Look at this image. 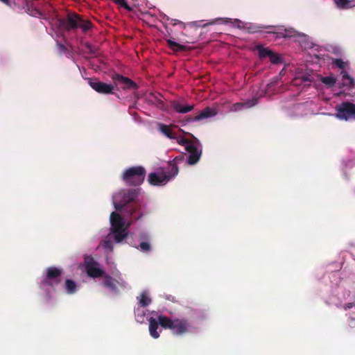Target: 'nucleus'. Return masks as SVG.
<instances>
[{
  "label": "nucleus",
  "mask_w": 355,
  "mask_h": 355,
  "mask_svg": "<svg viewBox=\"0 0 355 355\" xmlns=\"http://www.w3.org/2000/svg\"><path fill=\"white\" fill-rule=\"evenodd\" d=\"M79 22L80 18L76 13H69L66 19H62L60 21L62 26L67 31L71 29H76L79 27Z\"/></svg>",
  "instance_id": "12"
},
{
  "label": "nucleus",
  "mask_w": 355,
  "mask_h": 355,
  "mask_svg": "<svg viewBox=\"0 0 355 355\" xmlns=\"http://www.w3.org/2000/svg\"><path fill=\"white\" fill-rule=\"evenodd\" d=\"M101 285L104 287L107 288L110 292L114 293V294H118L119 293V287H123V283H121L114 278L112 277L108 274H105L104 276L102 277V282Z\"/></svg>",
  "instance_id": "10"
},
{
  "label": "nucleus",
  "mask_w": 355,
  "mask_h": 355,
  "mask_svg": "<svg viewBox=\"0 0 355 355\" xmlns=\"http://www.w3.org/2000/svg\"><path fill=\"white\" fill-rule=\"evenodd\" d=\"M2 3L4 4L10 6V0H0Z\"/></svg>",
  "instance_id": "41"
},
{
  "label": "nucleus",
  "mask_w": 355,
  "mask_h": 355,
  "mask_svg": "<svg viewBox=\"0 0 355 355\" xmlns=\"http://www.w3.org/2000/svg\"><path fill=\"white\" fill-rule=\"evenodd\" d=\"M149 321V333H150V335L153 338H158L160 336L159 334V332L158 331V329H159V320L157 319V320L153 318H150V319L148 320Z\"/></svg>",
  "instance_id": "18"
},
{
  "label": "nucleus",
  "mask_w": 355,
  "mask_h": 355,
  "mask_svg": "<svg viewBox=\"0 0 355 355\" xmlns=\"http://www.w3.org/2000/svg\"><path fill=\"white\" fill-rule=\"evenodd\" d=\"M76 284L71 279L65 281L64 288L68 294H73L76 292Z\"/></svg>",
  "instance_id": "22"
},
{
  "label": "nucleus",
  "mask_w": 355,
  "mask_h": 355,
  "mask_svg": "<svg viewBox=\"0 0 355 355\" xmlns=\"http://www.w3.org/2000/svg\"><path fill=\"white\" fill-rule=\"evenodd\" d=\"M183 160V157L178 156L168 162L166 167L159 168L148 175V182L153 186H163L175 177L179 172L178 163Z\"/></svg>",
  "instance_id": "2"
},
{
  "label": "nucleus",
  "mask_w": 355,
  "mask_h": 355,
  "mask_svg": "<svg viewBox=\"0 0 355 355\" xmlns=\"http://www.w3.org/2000/svg\"><path fill=\"white\" fill-rule=\"evenodd\" d=\"M158 130L164 135L171 139H176V134L173 132L171 125H168L164 123H158Z\"/></svg>",
  "instance_id": "19"
},
{
  "label": "nucleus",
  "mask_w": 355,
  "mask_h": 355,
  "mask_svg": "<svg viewBox=\"0 0 355 355\" xmlns=\"http://www.w3.org/2000/svg\"><path fill=\"white\" fill-rule=\"evenodd\" d=\"M166 20L168 21L169 24H171L172 26L179 25L181 28H185V27H186L185 24L178 19H172V18H170L169 17H167Z\"/></svg>",
  "instance_id": "30"
},
{
  "label": "nucleus",
  "mask_w": 355,
  "mask_h": 355,
  "mask_svg": "<svg viewBox=\"0 0 355 355\" xmlns=\"http://www.w3.org/2000/svg\"><path fill=\"white\" fill-rule=\"evenodd\" d=\"M88 84L96 92L103 94L114 93V86L98 80L97 78H87Z\"/></svg>",
  "instance_id": "9"
},
{
  "label": "nucleus",
  "mask_w": 355,
  "mask_h": 355,
  "mask_svg": "<svg viewBox=\"0 0 355 355\" xmlns=\"http://www.w3.org/2000/svg\"><path fill=\"white\" fill-rule=\"evenodd\" d=\"M171 106L175 112L181 114L189 112L194 109V105H184L177 101H173Z\"/></svg>",
  "instance_id": "17"
},
{
  "label": "nucleus",
  "mask_w": 355,
  "mask_h": 355,
  "mask_svg": "<svg viewBox=\"0 0 355 355\" xmlns=\"http://www.w3.org/2000/svg\"><path fill=\"white\" fill-rule=\"evenodd\" d=\"M26 12L35 17H43V13L37 8L27 6Z\"/></svg>",
  "instance_id": "24"
},
{
  "label": "nucleus",
  "mask_w": 355,
  "mask_h": 355,
  "mask_svg": "<svg viewBox=\"0 0 355 355\" xmlns=\"http://www.w3.org/2000/svg\"><path fill=\"white\" fill-rule=\"evenodd\" d=\"M336 113L335 116L340 120H355V104L349 101H344L336 105Z\"/></svg>",
  "instance_id": "6"
},
{
  "label": "nucleus",
  "mask_w": 355,
  "mask_h": 355,
  "mask_svg": "<svg viewBox=\"0 0 355 355\" xmlns=\"http://www.w3.org/2000/svg\"><path fill=\"white\" fill-rule=\"evenodd\" d=\"M84 264L86 272L90 277H103L105 274L104 270L99 268V263L92 256L85 257Z\"/></svg>",
  "instance_id": "8"
},
{
  "label": "nucleus",
  "mask_w": 355,
  "mask_h": 355,
  "mask_svg": "<svg viewBox=\"0 0 355 355\" xmlns=\"http://www.w3.org/2000/svg\"><path fill=\"white\" fill-rule=\"evenodd\" d=\"M62 275V270L59 268L54 266L47 268L46 277L41 282V286H50L54 288L61 283Z\"/></svg>",
  "instance_id": "7"
},
{
  "label": "nucleus",
  "mask_w": 355,
  "mask_h": 355,
  "mask_svg": "<svg viewBox=\"0 0 355 355\" xmlns=\"http://www.w3.org/2000/svg\"><path fill=\"white\" fill-rule=\"evenodd\" d=\"M102 245L103 247L106 249L109 250L110 252L113 250V244L112 242L110 240H104L102 241Z\"/></svg>",
  "instance_id": "37"
},
{
  "label": "nucleus",
  "mask_w": 355,
  "mask_h": 355,
  "mask_svg": "<svg viewBox=\"0 0 355 355\" xmlns=\"http://www.w3.org/2000/svg\"><path fill=\"white\" fill-rule=\"evenodd\" d=\"M137 298L139 300V305L143 307L148 306L152 302L151 298L148 296L146 292H143L140 295V297Z\"/></svg>",
  "instance_id": "23"
},
{
  "label": "nucleus",
  "mask_w": 355,
  "mask_h": 355,
  "mask_svg": "<svg viewBox=\"0 0 355 355\" xmlns=\"http://www.w3.org/2000/svg\"><path fill=\"white\" fill-rule=\"evenodd\" d=\"M234 24L238 28H241V24H243V22L241 20H239V19H235Z\"/></svg>",
  "instance_id": "40"
},
{
  "label": "nucleus",
  "mask_w": 355,
  "mask_h": 355,
  "mask_svg": "<svg viewBox=\"0 0 355 355\" xmlns=\"http://www.w3.org/2000/svg\"><path fill=\"white\" fill-rule=\"evenodd\" d=\"M178 141V143L180 145H183L185 146V148L189 145V144H193V143L191 141H189V139H185L184 137H178L176 136V139H175Z\"/></svg>",
  "instance_id": "35"
},
{
  "label": "nucleus",
  "mask_w": 355,
  "mask_h": 355,
  "mask_svg": "<svg viewBox=\"0 0 355 355\" xmlns=\"http://www.w3.org/2000/svg\"><path fill=\"white\" fill-rule=\"evenodd\" d=\"M138 190L136 189H124L119 191L113 196L114 208L118 211L122 209L133 220H139L141 217L137 211L140 209V205L136 202Z\"/></svg>",
  "instance_id": "1"
},
{
  "label": "nucleus",
  "mask_w": 355,
  "mask_h": 355,
  "mask_svg": "<svg viewBox=\"0 0 355 355\" xmlns=\"http://www.w3.org/2000/svg\"><path fill=\"white\" fill-rule=\"evenodd\" d=\"M146 170L143 166H132L123 172L122 179L126 184L139 186L144 182Z\"/></svg>",
  "instance_id": "4"
},
{
  "label": "nucleus",
  "mask_w": 355,
  "mask_h": 355,
  "mask_svg": "<svg viewBox=\"0 0 355 355\" xmlns=\"http://www.w3.org/2000/svg\"><path fill=\"white\" fill-rule=\"evenodd\" d=\"M340 73L342 75L343 79L347 80V83H345V85L352 88L354 87V79L351 77L345 71H342Z\"/></svg>",
  "instance_id": "25"
},
{
  "label": "nucleus",
  "mask_w": 355,
  "mask_h": 355,
  "mask_svg": "<svg viewBox=\"0 0 355 355\" xmlns=\"http://www.w3.org/2000/svg\"><path fill=\"white\" fill-rule=\"evenodd\" d=\"M111 230L128 229L125 226V222L121 216L116 212H112L110 214Z\"/></svg>",
  "instance_id": "14"
},
{
  "label": "nucleus",
  "mask_w": 355,
  "mask_h": 355,
  "mask_svg": "<svg viewBox=\"0 0 355 355\" xmlns=\"http://www.w3.org/2000/svg\"><path fill=\"white\" fill-rule=\"evenodd\" d=\"M113 80L119 84L121 89L128 90H137L139 88L138 85L128 77H125L119 73H114L112 76Z\"/></svg>",
  "instance_id": "11"
},
{
  "label": "nucleus",
  "mask_w": 355,
  "mask_h": 355,
  "mask_svg": "<svg viewBox=\"0 0 355 355\" xmlns=\"http://www.w3.org/2000/svg\"><path fill=\"white\" fill-rule=\"evenodd\" d=\"M111 234L108 237H112L116 243H121L128 236L127 229L111 230Z\"/></svg>",
  "instance_id": "16"
},
{
  "label": "nucleus",
  "mask_w": 355,
  "mask_h": 355,
  "mask_svg": "<svg viewBox=\"0 0 355 355\" xmlns=\"http://www.w3.org/2000/svg\"><path fill=\"white\" fill-rule=\"evenodd\" d=\"M216 112L209 107H205L202 110L198 115L194 117H188L187 119V122H192L196 121H200L205 119H207L211 116H214Z\"/></svg>",
  "instance_id": "15"
},
{
  "label": "nucleus",
  "mask_w": 355,
  "mask_h": 355,
  "mask_svg": "<svg viewBox=\"0 0 355 355\" xmlns=\"http://www.w3.org/2000/svg\"><path fill=\"white\" fill-rule=\"evenodd\" d=\"M353 306H355V303H347L345 305V309H352Z\"/></svg>",
  "instance_id": "39"
},
{
  "label": "nucleus",
  "mask_w": 355,
  "mask_h": 355,
  "mask_svg": "<svg viewBox=\"0 0 355 355\" xmlns=\"http://www.w3.org/2000/svg\"><path fill=\"white\" fill-rule=\"evenodd\" d=\"M263 28H269L268 33L274 34L277 38H286L293 36V31L291 29H286L282 26H250L248 29L250 33H254L261 31Z\"/></svg>",
  "instance_id": "5"
},
{
  "label": "nucleus",
  "mask_w": 355,
  "mask_h": 355,
  "mask_svg": "<svg viewBox=\"0 0 355 355\" xmlns=\"http://www.w3.org/2000/svg\"><path fill=\"white\" fill-rule=\"evenodd\" d=\"M321 80L324 84L329 86H333L336 83L335 78L331 76L323 77Z\"/></svg>",
  "instance_id": "33"
},
{
  "label": "nucleus",
  "mask_w": 355,
  "mask_h": 355,
  "mask_svg": "<svg viewBox=\"0 0 355 355\" xmlns=\"http://www.w3.org/2000/svg\"><path fill=\"white\" fill-rule=\"evenodd\" d=\"M85 46L90 54L94 55L97 53L98 49L93 46L92 44L87 42L85 43Z\"/></svg>",
  "instance_id": "38"
},
{
  "label": "nucleus",
  "mask_w": 355,
  "mask_h": 355,
  "mask_svg": "<svg viewBox=\"0 0 355 355\" xmlns=\"http://www.w3.org/2000/svg\"><path fill=\"white\" fill-rule=\"evenodd\" d=\"M332 64L340 69H344L346 67V63L340 58L333 59Z\"/></svg>",
  "instance_id": "31"
},
{
  "label": "nucleus",
  "mask_w": 355,
  "mask_h": 355,
  "mask_svg": "<svg viewBox=\"0 0 355 355\" xmlns=\"http://www.w3.org/2000/svg\"><path fill=\"white\" fill-rule=\"evenodd\" d=\"M336 3L338 7L342 9H347L352 7L350 0H336Z\"/></svg>",
  "instance_id": "28"
},
{
  "label": "nucleus",
  "mask_w": 355,
  "mask_h": 355,
  "mask_svg": "<svg viewBox=\"0 0 355 355\" xmlns=\"http://www.w3.org/2000/svg\"><path fill=\"white\" fill-rule=\"evenodd\" d=\"M158 320L162 327L171 329L173 334L177 336L186 334L191 329V323L187 318H170L166 315H159Z\"/></svg>",
  "instance_id": "3"
},
{
  "label": "nucleus",
  "mask_w": 355,
  "mask_h": 355,
  "mask_svg": "<svg viewBox=\"0 0 355 355\" xmlns=\"http://www.w3.org/2000/svg\"><path fill=\"white\" fill-rule=\"evenodd\" d=\"M139 249L141 250V251H142L144 252H148L151 249L150 245L148 242H141L139 244Z\"/></svg>",
  "instance_id": "36"
},
{
  "label": "nucleus",
  "mask_w": 355,
  "mask_h": 355,
  "mask_svg": "<svg viewBox=\"0 0 355 355\" xmlns=\"http://www.w3.org/2000/svg\"><path fill=\"white\" fill-rule=\"evenodd\" d=\"M256 50L258 51L260 59H265L268 58L272 51L268 48H265L263 45L259 44L255 46Z\"/></svg>",
  "instance_id": "21"
},
{
  "label": "nucleus",
  "mask_w": 355,
  "mask_h": 355,
  "mask_svg": "<svg viewBox=\"0 0 355 355\" xmlns=\"http://www.w3.org/2000/svg\"><path fill=\"white\" fill-rule=\"evenodd\" d=\"M58 49L60 52L66 54L68 58L71 56V52L63 44H58Z\"/></svg>",
  "instance_id": "34"
},
{
  "label": "nucleus",
  "mask_w": 355,
  "mask_h": 355,
  "mask_svg": "<svg viewBox=\"0 0 355 355\" xmlns=\"http://www.w3.org/2000/svg\"><path fill=\"white\" fill-rule=\"evenodd\" d=\"M168 46L173 51V52H180V51H184L187 50V46L180 44L176 42L173 41L171 39H168L166 40Z\"/></svg>",
  "instance_id": "20"
},
{
  "label": "nucleus",
  "mask_w": 355,
  "mask_h": 355,
  "mask_svg": "<svg viewBox=\"0 0 355 355\" xmlns=\"http://www.w3.org/2000/svg\"><path fill=\"white\" fill-rule=\"evenodd\" d=\"M112 1L128 11L132 10V8L129 6L125 0H112Z\"/></svg>",
  "instance_id": "32"
},
{
  "label": "nucleus",
  "mask_w": 355,
  "mask_h": 355,
  "mask_svg": "<svg viewBox=\"0 0 355 355\" xmlns=\"http://www.w3.org/2000/svg\"><path fill=\"white\" fill-rule=\"evenodd\" d=\"M92 27V23L89 21H83L82 19H80V22H79V27L82 28L83 31L84 33L89 31Z\"/></svg>",
  "instance_id": "29"
},
{
  "label": "nucleus",
  "mask_w": 355,
  "mask_h": 355,
  "mask_svg": "<svg viewBox=\"0 0 355 355\" xmlns=\"http://www.w3.org/2000/svg\"><path fill=\"white\" fill-rule=\"evenodd\" d=\"M186 150L189 153L187 161L188 164L190 165L196 164L200 158L201 150H199L193 144H189L186 147Z\"/></svg>",
  "instance_id": "13"
},
{
  "label": "nucleus",
  "mask_w": 355,
  "mask_h": 355,
  "mask_svg": "<svg viewBox=\"0 0 355 355\" xmlns=\"http://www.w3.org/2000/svg\"><path fill=\"white\" fill-rule=\"evenodd\" d=\"M256 103H257V99H252V100L249 101L245 103H236L234 105V107H235L236 110H238V109H241L243 107H252V106L255 105Z\"/></svg>",
  "instance_id": "27"
},
{
  "label": "nucleus",
  "mask_w": 355,
  "mask_h": 355,
  "mask_svg": "<svg viewBox=\"0 0 355 355\" xmlns=\"http://www.w3.org/2000/svg\"><path fill=\"white\" fill-rule=\"evenodd\" d=\"M268 58L271 63L275 64H280L283 61L282 57L272 51Z\"/></svg>",
  "instance_id": "26"
}]
</instances>
